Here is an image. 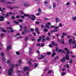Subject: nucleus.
Segmentation results:
<instances>
[{"mask_svg": "<svg viewBox=\"0 0 76 76\" xmlns=\"http://www.w3.org/2000/svg\"><path fill=\"white\" fill-rule=\"evenodd\" d=\"M66 57H63L62 59L61 60V61H62L63 62V63H64L65 61H66V59L68 60H69V56L67 54H66L65 55Z\"/></svg>", "mask_w": 76, "mask_h": 76, "instance_id": "nucleus-1", "label": "nucleus"}, {"mask_svg": "<svg viewBox=\"0 0 76 76\" xmlns=\"http://www.w3.org/2000/svg\"><path fill=\"white\" fill-rule=\"evenodd\" d=\"M11 69H10L8 71V75H10V76H12V72H13L12 69L14 68V65L12 64L11 66Z\"/></svg>", "mask_w": 76, "mask_h": 76, "instance_id": "nucleus-2", "label": "nucleus"}, {"mask_svg": "<svg viewBox=\"0 0 76 76\" xmlns=\"http://www.w3.org/2000/svg\"><path fill=\"white\" fill-rule=\"evenodd\" d=\"M30 16L31 17H29L28 18H30L32 20H35V16H34V15H31ZM31 17H32V18Z\"/></svg>", "mask_w": 76, "mask_h": 76, "instance_id": "nucleus-3", "label": "nucleus"}, {"mask_svg": "<svg viewBox=\"0 0 76 76\" xmlns=\"http://www.w3.org/2000/svg\"><path fill=\"white\" fill-rule=\"evenodd\" d=\"M30 6V4H29V3L28 2H26L24 4V6L26 7H29Z\"/></svg>", "mask_w": 76, "mask_h": 76, "instance_id": "nucleus-4", "label": "nucleus"}, {"mask_svg": "<svg viewBox=\"0 0 76 76\" xmlns=\"http://www.w3.org/2000/svg\"><path fill=\"white\" fill-rule=\"evenodd\" d=\"M7 30H9V29H11V32H14L15 31H14L12 29V28H11V27H7Z\"/></svg>", "mask_w": 76, "mask_h": 76, "instance_id": "nucleus-5", "label": "nucleus"}, {"mask_svg": "<svg viewBox=\"0 0 76 76\" xmlns=\"http://www.w3.org/2000/svg\"><path fill=\"white\" fill-rule=\"evenodd\" d=\"M58 51L59 53H65V52L64 51L62 50H61L60 49H58Z\"/></svg>", "mask_w": 76, "mask_h": 76, "instance_id": "nucleus-6", "label": "nucleus"}, {"mask_svg": "<svg viewBox=\"0 0 76 76\" xmlns=\"http://www.w3.org/2000/svg\"><path fill=\"white\" fill-rule=\"evenodd\" d=\"M4 17L3 16H1V17H0V20L1 21H4Z\"/></svg>", "mask_w": 76, "mask_h": 76, "instance_id": "nucleus-7", "label": "nucleus"}, {"mask_svg": "<svg viewBox=\"0 0 76 76\" xmlns=\"http://www.w3.org/2000/svg\"><path fill=\"white\" fill-rule=\"evenodd\" d=\"M29 70V67H26L24 68V70L28 71Z\"/></svg>", "mask_w": 76, "mask_h": 76, "instance_id": "nucleus-8", "label": "nucleus"}, {"mask_svg": "<svg viewBox=\"0 0 76 76\" xmlns=\"http://www.w3.org/2000/svg\"><path fill=\"white\" fill-rule=\"evenodd\" d=\"M42 39V37H39V39H37V42H39V41H41V40Z\"/></svg>", "mask_w": 76, "mask_h": 76, "instance_id": "nucleus-9", "label": "nucleus"}, {"mask_svg": "<svg viewBox=\"0 0 76 76\" xmlns=\"http://www.w3.org/2000/svg\"><path fill=\"white\" fill-rule=\"evenodd\" d=\"M44 58V56L42 55L41 56V57H39V58H38V59L41 60V59H42L43 58Z\"/></svg>", "mask_w": 76, "mask_h": 76, "instance_id": "nucleus-10", "label": "nucleus"}, {"mask_svg": "<svg viewBox=\"0 0 76 76\" xmlns=\"http://www.w3.org/2000/svg\"><path fill=\"white\" fill-rule=\"evenodd\" d=\"M44 27H45L46 28H50V26H49V25H48L47 24L46 25H45L44 26Z\"/></svg>", "mask_w": 76, "mask_h": 76, "instance_id": "nucleus-11", "label": "nucleus"}, {"mask_svg": "<svg viewBox=\"0 0 76 76\" xmlns=\"http://www.w3.org/2000/svg\"><path fill=\"white\" fill-rule=\"evenodd\" d=\"M56 22H57V23H58V22H60V20L59 19V18H56Z\"/></svg>", "mask_w": 76, "mask_h": 76, "instance_id": "nucleus-12", "label": "nucleus"}, {"mask_svg": "<svg viewBox=\"0 0 76 76\" xmlns=\"http://www.w3.org/2000/svg\"><path fill=\"white\" fill-rule=\"evenodd\" d=\"M13 3H15V2H7V3L6 4H13Z\"/></svg>", "mask_w": 76, "mask_h": 76, "instance_id": "nucleus-13", "label": "nucleus"}, {"mask_svg": "<svg viewBox=\"0 0 76 76\" xmlns=\"http://www.w3.org/2000/svg\"><path fill=\"white\" fill-rule=\"evenodd\" d=\"M72 39H69V44H70L72 43Z\"/></svg>", "mask_w": 76, "mask_h": 76, "instance_id": "nucleus-14", "label": "nucleus"}, {"mask_svg": "<svg viewBox=\"0 0 76 76\" xmlns=\"http://www.w3.org/2000/svg\"><path fill=\"white\" fill-rule=\"evenodd\" d=\"M56 7V4L55 3H54L53 5V8H55Z\"/></svg>", "mask_w": 76, "mask_h": 76, "instance_id": "nucleus-15", "label": "nucleus"}, {"mask_svg": "<svg viewBox=\"0 0 76 76\" xmlns=\"http://www.w3.org/2000/svg\"><path fill=\"white\" fill-rule=\"evenodd\" d=\"M10 48H11V46L10 45L9 46H8L7 47V50H10Z\"/></svg>", "mask_w": 76, "mask_h": 76, "instance_id": "nucleus-16", "label": "nucleus"}, {"mask_svg": "<svg viewBox=\"0 0 76 76\" xmlns=\"http://www.w3.org/2000/svg\"><path fill=\"white\" fill-rule=\"evenodd\" d=\"M43 19H44V20H49V19L47 18H44Z\"/></svg>", "mask_w": 76, "mask_h": 76, "instance_id": "nucleus-17", "label": "nucleus"}, {"mask_svg": "<svg viewBox=\"0 0 76 76\" xmlns=\"http://www.w3.org/2000/svg\"><path fill=\"white\" fill-rule=\"evenodd\" d=\"M18 20V22H23V20H22V19H19Z\"/></svg>", "mask_w": 76, "mask_h": 76, "instance_id": "nucleus-18", "label": "nucleus"}, {"mask_svg": "<svg viewBox=\"0 0 76 76\" xmlns=\"http://www.w3.org/2000/svg\"><path fill=\"white\" fill-rule=\"evenodd\" d=\"M46 40H47V41H50V39L48 37H47L46 38Z\"/></svg>", "mask_w": 76, "mask_h": 76, "instance_id": "nucleus-19", "label": "nucleus"}, {"mask_svg": "<svg viewBox=\"0 0 76 76\" xmlns=\"http://www.w3.org/2000/svg\"><path fill=\"white\" fill-rule=\"evenodd\" d=\"M5 17L6 18H8V17H9V14H7L5 16Z\"/></svg>", "mask_w": 76, "mask_h": 76, "instance_id": "nucleus-20", "label": "nucleus"}, {"mask_svg": "<svg viewBox=\"0 0 76 76\" xmlns=\"http://www.w3.org/2000/svg\"><path fill=\"white\" fill-rule=\"evenodd\" d=\"M41 45L42 47H44V46H45V44H44V43H41Z\"/></svg>", "mask_w": 76, "mask_h": 76, "instance_id": "nucleus-21", "label": "nucleus"}, {"mask_svg": "<svg viewBox=\"0 0 76 76\" xmlns=\"http://www.w3.org/2000/svg\"><path fill=\"white\" fill-rule=\"evenodd\" d=\"M56 53H53V54H52V58L54 56H55V55H56Z\"/></svg>", "mask_w": 76, "mask_h": 76, "instance_id": "nucleus-22", "label": "nucleus"}, {"mask_svg": "<svg viewBox=\"0 0 76 76\" xmlns=\"http://www.w3.org/2000/svg\"><path fill=\"white\" fill-rule=\"evenodd\" d=\"M13 23H16V24H19V23L18 22L15 21H13Z\"/></svg>", "mask_w": 76, "mask_h": 76, "instance_id": "nucleus-23", "label": "nucleus"}, {"mask_svg": "<svg viewBox=\"0 0 76 76\" xmlns=\"http://www.w3.org/2000/svg\"><path fill=\"white\" fill-rule=\"evenodd\" d=\"M38 66V64L37 63H35V65H34V69H35V67H37Z\"/></svg>", "mask_w": 76, "mask_h": 76, "instance_id": "nucleus-24", "label": "nucleus"}, {"mask_svg": "<svg viewBox=\"0 0 76 76\" xmlns=\"http://www.w3.org/2000/svg\"><path fill=\"white\" fill-rule=\"evenodd\" d=\"M72 62H73V60L72 59H71L69 61V63L72 64Z\"/></svg>", "mask_w": 76, "mask_h": 76, "instance_id": "nucleus-25", "label": "nucleus"}, {"mask_svg": "<svg viewBox=\"0 0 76 76\" xmlns=\"http://www.w3.org/2000/svg\"><path fill=\"white\" fill-rule=\"evenodd\" d=\"M23 15L24 16H27V17H29V15L28 14H24Z\"/></svg>", "mask_w": 76, "mask_h": 76, "instance_id": "nucleus-26", "label": "nucleus"}, {"mask_svg": "<svg viewBox=\"0 0 76 76\" xmlns=\"http://www.w3.org/2000/svg\"><path fill=\"white\" fill-rule=\"evenodd\" d=\"M66 54H70V51L69 50H67L66 51Z\"/></svg>", "mask_w": 76, "mask_h": 76, "instance_id": "nucleus-27", "label": "nucleus"}, {"mask_svg": "<svg viewBox=\"0 0 76 76\" xmlns=\"http://www.w3.org/2000/svg\"><path fill=\"white\" fill-rule=\"evenodd\" d=\"M48 35L49 36V37H51V33L50 32H49L48 33Z\"/></svg>", "mask_w": 76, "mask_h": 76, "instance_id": "nucleus-28", "label": "nucleus"}, {"mask_svg": "<svg viewBox=\"0 0 76 76\" xmlns=\"http://www.w3.org/2000/svg\"><path fill=\"white\" fill-rule=\"evenodd\" d=\"M61 42L62 44H64V39H62Z\"/></svg>", "mask_w": 76, "mask_h": 76, "instance_id": "nucleus-29", "label": "nucleus"}, {"mask_svg": "<svg viewBox=\"0 0 76 76\" xmlns=\"http://www.w3.org/2000/svg\"><path fill=\"white\" fill-rule=\"evenodd\" d=\"M44 32H48V29H45L43 30Z\"/></svg>", "mask_w": 76, "mask_h": 76, "instance_id": "nucleus-30", "label": "nucleus"}, {"mask_svg": "<svg viewBox=\"0 0 76 76\" xmlns=\"http://www.w3.org/2000/svg\"><path fill=\"white\" fill-rule=\"evenodd\" d=\"M76 19V17H74L72 18V20H75Z\"/></svg>", "mask_w": 76, "mask_h": 76, "instance_id": "nucleus-31", "label": "nucleus"}, {"mask_svg": "<svg viewBox=\"0 0 76 76\" xmlns=\"http://www.w3.org/2000/svg\"><path fill=\"white\" fill-rule=\"evenodd\" d=\"M35 31L36 32H37V31H39V29L38 28H36L35 29Z\"/></svg>", "mask_w": 76, "mask_h": 76, "instance_id": "nucleus-32", "label": "nucleus"}, {"mask_svg": "<svg viewBox=\"0 0 76 76\" xmlns=\"http://www.w3.org/2000/svg\"><path fill=\"white\" fill-rule=\"evenodd\" d=\"M28 37H26L25 39V40L26 41H28Z\"/></svg>", "mask_w": 76, "mask_h": 76, "instance_id": "nucleus-33", "label": "nucleus"}, {"mask_svg": "<svg viewBox=\"0 0 76 76\" xmlns=\"http://www.w3.org/2000/svg\"><path fill=\"white\" fill-rule=\"evenodd\" d=\"M63 26V25H62V24L61 23H59V27H61Z\"/></svg>", "mask_w": 76, "mask_h": 76, "instance_id": "nucleus-34", "label": "nucleus"}, {"mask_svg": "<svg viewBox=\"0 0 76 76\" xmlns=\"http://www.w3.org/2000/svg\"><path fill=\"white\" fill-rule=\"evenodd\" d=\"M29 54L30 56H31L32 54V53L31 52H29Z\"/></svg>", "mask_w": 76, "mask_h": 76, "instance_id": "nucleus-35", "label": "nucleus"}, {"mask_svg": "<svg viewBox=\"0 0 76 76\" xmlns=\"http://www.w3.org/2000/svg\"><path fill=\"white\" fill-rule=\"evenodd\" d=\"M38 11L40 13H41V9L39 8L38 10Z\"/></svg>", "mask_w": 76, "mask_h": 76, "instance_id": "nucleus-36", "label": "nucleus"}, {"mask_svg": "<svg viewBox=\"0 0 76 76\" xmlns=\"http://www.w3.org/2000/svg\"><path fill=\"white\" fill-rule=\"evenodd\" d=\"M7 64H10V61H8L7 62Z\"/></svg>", "mask_w": 76, "mask_h": 76, "instance_id": "nucleus-37", "label": "nucleus"}, {"mask_svg": "<svg viewBox=\"0 0 76 76\" xmlns=\"http://www.w3.org/2000/svg\"><path fill=\"white\" fill-rule=\"evenodd\" d=\"M70 3L69 2H67L66 3V4L67 6H69V5H70Z\"/></svg>", "mask_w": 76, "mask_h": 76, "instance_id": "nucleus-38", "label": "nucleus"}, {"mask_svg": "<svg viewBox=\"0 0 76 76\" xmlns=\"http://www.w3.org/2000/svg\"><path fill=\"white\" fill-rule=\"evenodd\" d=\"M45 4H48V1H46L45 2Z\"/></svg>", "mask_w": 76, "mask_h": 76, "instance_id": "nucleus-39", "label": "nucleus"}, {"mask_svg": "<svg viewBox=\"0 0 76 76\" xmlns=\"http://www.w3.org/2000/svg\"><path fill=\"white\" fill-rule=\"evenodd\" d=\"M63 35H65V36H67L68 34L64 33H62Z\"/></svg>", "mask_w": 76, "mask_h": 76, "instance_id": "nucleus-40", "label": "nucleus"}, {"mask_svg": "<svg viewBox=\"0 0 76 76\" xmlns=\"http://www.w3.org/2000/svg\"><path fill=\"white\" fill-rule=\"evenodd\" d=\"M0 11L1 12H4V11H3V10H2V9H1V8L0 7Z\"/></svg>", "mask_w": 76, "mask_h": 76, "instance_id": "nucleus-41", "label": "nucleus"}, {"mask_svg": "<svg viewBox=\"0 0 76 76\" xmlns=\"http://www.w3.org/2000/svg\"><path fill=\"white\" fill-rule=\"evenodd\" d=\"M24 32H25V33H27L28 32V30L26 29H25L24 30Z\"/></svg>", "mask_w": 76, "mask_h": 76, "instance_id": "nucleus-42", "label": "nucleus"}, {"mask_svg": "<svg viewBox=\"0 0 76 76\" xmlns=\"http://www.w3.org/2000/svg\"><path fill=\"white\" fill-rule=\"evenodd\" d=\"M35 23L37 25H39V21L36 22Z\"/></svg>", "mask_w": 76, "mask_h": 76, "instance_id": "nucleus-43", "label": "nucleus"}, {"mask_svg": "<svg viewBox=\"0 0 76 76\" xmlns=\"http://www.w3.org/2000/svg\"><path fill=\"white\" fill-rule=\"evenodd\" d=\"M53 32H56V31L55 30H53L51 31V33H53Z\"/></svg>", "mask_w": 76, "mask_h": 76, "instance_id": "nucleus-44", "label": "nucleus"}, {"mask_svg": "<svg viewBox=\"0 0 76 76\" xmlns=\"http://www.w3.org/2000/svg\"><path fill=\"white\" fill-rule=\"evenodd\" d=\"M66 75V73H65V72H62V73L61 75L62 76H63V75Z\"/></svg>", "mask_w": 76, "mask_h": 76, "instance_id": "nucleus-45", "label": "nucleus"}, {"mask_svg": "<svg viewBox=\"0 0 76 76\" xmlns=\"http://www.w3.org/2000/svg\"><path fill=\"white\" fill-rule=\"evenodd\" d=\"M16 54H17V55H19L20 53H19V52H16Z\"/></svg>", "mask_w": 76, "mask_h": 76, "instance_id": "nucleus-46", "label": "nucleus"}, {"mask_svg": "<svg viewBox=\"0 0 76 76\" xmlns=\"http://www.w3.org/2000/svg\"><path fill=\"white\" fill-rule=\"evenodd\" d=\"M58 57H56L54 59V60H57V59H58Z\"/></svg>", "mask_w": 76, "mask_h": 76, "instance_id": "nucleus-47", "label": "nucleus"}, {"mask_svg": "<svg viewBox=\"0 0 76 76\" xmlns=\"http://www.w3.org/2000/svg\"><path fill=\"white\" fill-rule=\"evenodd\" d=\"M52 8V7L51 6H49V9L50 10H51Z\"/></svg>", "mask_w": 76, "mask_h": 76, "instance_id": "nucleus-48", "label": "nucleus"}, {"mask_svg": "<svg viewBox=\"0 0 76 76\" xmlns=\"http://www.w3.org/2000/svg\"><path fill=\"white\" fill-rule=\"evenodd\" d=\"M0 1L1 2H6L5 0H1Z\"/></svg>", "mask_w": 76, "mask_h": 76, "instance_id": "nucleus-49", "label": "nucleus"}, {"mask_svg": "<svg viewBox=\"0 0 76 76\" xmlns=\"http://www.w3.org/2000/svg\"><path fill=\"white\" fill-rule=\"evenodd\" d=\"M59 28V27L58 26H56V27H55V29H58Z\"/></svg>", "mask_w": 76, "mask_h": 76, "instance_id": "nucleus-50", "label": "nucleus"}, {"mask_svg": "<svg viewBox=\"0 0 76 76\" xmlns=\"http://www.w3.org/2000/svg\"><path fill=\"white\" fill-rule=\"evenodd\" d=\"M52 72V71H51V70H50L48 73V74H49V73H51Z\"/></svg>", "mask_w": 76, "mask_h": 76, "instance_id": "nucleus-51", "label": "nucleus"}, {"mask_svg": "<svg viewBox=\"0 0 76 76\" xmlns=\"http://www.w3.org/2000/svg\"><path fill=\"white\" fill-rule=\"evenodd\" d=\"M11 18L12 19H15V17L13 16H12L11 17Z\"/></svg>", "mask_w": 76, "mask_h": 76, "instance_id": "nucleus-52", "label": "nucleus"}, {"mask_svg": "<svg viewBox=\"0 0 76 76\" xmlns=\"http://www.w3.org/2000/svg\"><path fill=\"white\" fill-rule=\"evenodd\" d=\"M8 14H9V15H13V13L12 12H10Z\"/></svg>", "mask_w": 76, "mask_h": 76, "instance_id": "nucleus-53", "label": "nucleus"}, {"mask_svg": "<svg viewBox=\"0 0 76 76\" xmlns=\"http://www.w3.org/2000/svg\"><path fill=\"white\" fill-rule=\"evenodd\" d=\"M21 17L22 18V19H25V17H24L23 16L21 15Z\"/></svg>", "mask_w": 76, "mask_h": 76, "instance_id": "nucleus-54", "label": "nucleus"}, {"mask_svg": "<svg viewBox=\"0 0 76 76\" xmlns=\"http://www.w3.org/2000/svg\"><path fill=\"white\" fill-rule=\"evenodd\" d=\"M2 60L3 61H6V59L4 58H3L2 59Z\"/></svg>", "mask_w": 76, "mask_h": 76, "instance_id": "nucleus-55", "label": "nucleus"}, {"mask_svg": "<svg viewBox=\"0 0 76 76\" xmlns=\"http://www.w3.org/2000/svg\"><path fill=\"white\" fill-rule=\"evenodd\" d=\"M49 47L51 48V47H53V45H52L50 44L49 45Z\"/></svg>", "mask_w": 76, "mask_h": 76, "instance_id": "nucleus-56", "label": "nucleus"}, {"mask_svg": "<svg viewBox=\"0 0 76 76\" xmlns=\"http://www.w3.org/2000/svg\"><path fill=\"white\" fill-rule=\"evenodd\" d=\"M50 54H51V52H48L47 53L48 55H50Z\"/></svg>", "mask_w": 76, "mask_h": 76, "instance_id": "nucleus-57", "label": "nucleus"}, {"mask_svg": "<svg viewBox=\"0 0 76 76\" xmlns=\"http://www.w3.org/2000/svg\"><path fill=\"white\" fill-rule=\"evenodd\" d=\"M16 18L18 19L20 18V16H19V15H18L16 17Z\"/></svg>", "mask_w": 76, "mask_h": 76, "instance_id": "nucleus-58", "label": "nucleus"}, {"mask_svg": "<svg viewBox=\"0 0 76 76\" xmlns=\"http://www.w3.org/2000/svg\"><path fill=\"white\" fill-rule=\"evenodd\" d=\"M47 24L48 25H51V23L50 22L47 23Z\"/></svg>", "mask_w": 76, "mask_h": 76, "instance_id": "nucleus-59", "label": "nucleus"}, {"mask_svg": "<svg viewBox=\"0 0 76 76\" xmlns=\"http://www.w3.org/2000/svg\"><path fill=\"white\" fill-rule=\"evenodd\" d=\"M31 40H32V41H34L35 40L34 39V38H31Z\"/></svg>", "mask_w": 76, "mask_h": 76, "instance_id": "nucleus-60", "label": "nucleus"}, {"mask_svg": "<svg viewBox=\"0 0 76 76\" xmlns=\"http://www.w3.org/2000/svg\"><path fill=\"white\" fill-rule=\"evenodd\" d=\"M4 34H1V37H3V36H4Z\"/></svg>", "mask_w": 76, "mask_h": 76, "instance_id": "nucleus-61", "label": "nucleus"}, {"mask_svg": "<svg viewBox=\"0 0 76 76\" xmlns=\"http://www.w3.org/2000/svg\"><path fill=\"white\" fill-rule=\"evenodd\" d=\"M29 52H31V50H32V49H31V48H29Z\"/></svg>", "mask_w": 76, "mask_h": 76, "instance_id": "nucleus-62", "label": "nucleus"}, {"mask_svg": "<svg viewBox=\"0 0 76 76\" xmlns=\"http://www.w3.org/2000/svg\"><path fill=\"white\" fill-rule=\"evenodd\" d=\"M19 63H20V64L22 63V61H21V60H19Z\"/></svg>", "mask_w": 76, "mask_h": 76, "instance_id": "nucleus-63", "label": "nucleus"}, {"mask_svg": "<svg viewBox=\"0 0 76 76\" xmlns=\"http://www.w3.org/2000/svg\"><path fill=\"white\" fill-rule=\"evenodd\" d=\"M41 27L42 28H44V25H42L41 26Z\"/></svg>", "mask_w": 76, "mask_h": 76, "instance_id": "nucleus-64", "label": "nucleus"}]
</instances>
